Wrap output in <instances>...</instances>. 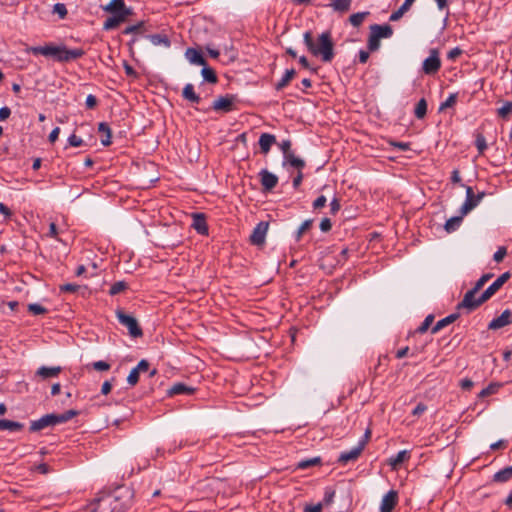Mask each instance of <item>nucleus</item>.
Wrapping results in <instances>:
<instances>
[{
    "label": "nucleus",
    "instance_id": "a878e982",
    "mask_svg": "<svg viewBox=\"0 0 512 512\" xmlns=\"http://www.w3.org/2000/svg\"><path fill=\"white\" fill-rule=\"evenodd\" d=\"M295 76H296V70L295 69L286 70V72L283 75V77L281 78V80L275 84V89L277 91H281L282 89H284L290 83V81Z\"/></svg>",
    "mask_w": 512,
    "mask_h": 512
},
{
    "label": "nucleus",
    "instance_id": "37998d69",
    "mask_svg": "<svg viewBox=\"0 0 512 512\" xmlns=\"http://www.w3.org/2000/svg\"><path fill=\"white\" fill-rule=\"evenodd\" d=\"M127 289V283L124 282V281H118V282H115L110 290H109V294L114 296V295H117L119 294L120 292L124 291Z\"/></svg>",
    "mask_w": 512,
    "mask_h": 512
},
{
    "label": "nucleus",
    "instance_id": "20e7f679",
    "mask_svg": "<svg viewBox=\"0 0 512 512\" xmlns=\"http://www.w3.org/2000/svg\"><path fill=\"white\" fill-rule=\"evenodd\" d=\"M492 276L493 274L491 273L482 275L475 283L474 287L465 293L462 301L457 304V309H466L467 312H471L481 306L482 304H476L477 298L475 296Z\"/></svg>",
    "mask_w": 512,
    "mask_h": 512
},
{
    "label": "nucleus",
    "instance_id": "1a4fd4ad",
    "mask_svg": "<svg viewBox=\"0 0 512 512\" xmlns=\"http://www.w3.org/2000/svg\"><path fill=\"white\" fill-rule=\"evenodd\" d=\"M118 500H110L109 498L94 501L89 505V512H114L121 510L118 507Z\"/></svg>",
    "mask_w": 512,
    "mask_h": 512
},
{
    "label": "nucleus",
    "instance_id": "473e14b6",
    "mask_svg": "<svg viewBox=\"0 0 512 512\" xmlns=\"http://www.w3.org/2000/svg\"><path fill=\"white\" fill-rule=\"evenodd\" d=\"M125 9L131 8L125 5L124 0H111L110 3L104 7V10L110 13L123 11Z\"/></svg>",
    "mask_w": 512,
    "mask_h": 512
},
{
    "label": "nucleus",
    "instance_id": "bb28decb",
    "mask_svg": "<svg viewBox=\"0 0 512 512\" xmlns=\"http://www.w3.org/2000/svg\"><path fill=\"white\" fill-rule=\"evenodd\" d=\"M286 163L297 168L298 170H302L305 167V161L303 159L295 156V154L293 152L284 156L283 165H285Z\"/></svg>",
    "mask_w": 512,
    "mask_h": 512
},
{
    "label": "nucleus",
    "instance_id": "a211bd4d",
    "mask_svg": "<svg viewBox=\"0 0 512 512\" xmlns=\"http://www.w3.org/2000/svg\"><path fill=\"white\" fill-rule=\"evenodd\" d=\"M370 33L372 35L376 36V38H378V39L389 38L393 34V29L388 24H384V25L373 24L370 26Z\"/></svg>",
    "mask_w": 512,
    "mask_h": 512
},
{
    "label": "nucleus",
    "instance_id": "6e6d98bb",
    "mask_svg": "<svg viewBox=\"0 0 512 512\" xmlns=\"http://www.w3.org/2000/svg\"><path fill=\"white\" fill-rule=\"evenodd\" d=\"M506 255H507V248L505 246H501L494 253L493 259L495 262L500 263L503 261V259L505 258Z\"/></svg>",
    "mask_w": 512,
    "mask_h": 512
},
{
    "label": "nucleus",
    "instance_id": "9b49d317",
    "mask_svg": "<svg viewBox=\"0 0 512 512\" xmlns=\"http://www.w3.org/2000/svg\"><path fill=\"white\" fill-rule=\"evenodd\" d=\"M110 500H118V507L121 508L119 511L114 512H125L127 511L133 503V494L129 489H125L120 491L116 496L110 497Z\"/></svg>",
    "mask_w": 512,
    "mask_h": 512
},
{
    "label": "nucleus",
    "instance_id": "49530a36",
    "mask_svg": "<svg viewBox=\"0 0 512 512\" xmlns=\"http://www.w3.org/2000/svg\"><path fill=\"white\" fill-rule=\"evenodd\" d=\"M499 386L500 385L496 384V383H492V384L488 385L486 388H484L480 391L479 397L484 398V397H487L489 395L496 393Z\"/></svg>",
    "mask_w": 512,
    "mask_h": 512
},
{
    "label": "nucleus",
    "instance_id": "338daca9",
    "mask_svg": "<svg viewBox=\"0 0 512 512\" xmlns=\"http://www.w3.org/2000/svg\"><path fill=\"white\" fill-rule=\"evenodd\" d=\"M322 504L317 503L314 505H306L304 508V512H322Z\"/></svg>",
    "mask_w": 512,
    "mask_h": 512
},
{
    "label": "nucleus",
    "instance_id": "7c9ffc66",
    "mask_svg": "<svg viewBox=\"0 0 512 512\" xmlns=\"http://www.w3.org/2000/svg\"><path fill=\"white\" fill-rule=\"evenodd\" d=\"M414 1L415 0H405L404 3L400 6V8L390 15L389 20L393 22L398 21L404 15V13L410 9Z\"/></svg>",
    "mask_w": 512,
    "mask_h": 512
},
{
    "label": "nucleus",
    "instance_id": "4d7b16f0",
    "mask_svg": "<svg viewBox=\"0 0 512 512\" xmlns=\"http://www.w3.org/2000/svg\"><path fill=\"white\" fill-rule=\"evenodd\" d=\"M119 26V23L117 22L116 19H114L113 16L111 17H108L104 23H103V29L104 30H112V29H115Z\"/></svg>",
    "mask_w": 512,
    "mask_h": 512
},
{
    "label": "nucleus",
    "instance_id": "7ed1b4c3",
    "mask_svg": "<svg viewBox=\"0 0 512 512\" xmlns=\"http://www.w3.org/2000/svg\"><path fill=\"white\" fill-rule=\"evenodd\" d=\"M78 414L79 412L73 409L67 410L62 414H46L40 419L32 421L29 430L31 432H37L48 426H55L57 424L65 423Z\"/></svg>",
    "mask_w": 512,
    "mask_h": 512
},
{
    "label": "nucleus",
    "instance_id": "3c124183",
    "mask_svg": "<svg viewBox=\"0 0 512 512\" xmlns=\"http://www.w3.org/2000/svg\"><path fill=\"white\" fill-rule=\"evenodd\" d=\"M53 13L58 14L60 19H64L67 16L68 11H67L65 4L57 3L53 6Z\"/></svg>",
    "mask_w": 512,
    "mask_h": 512
},
{
    "label": "nucleus",
    "instance_id": "f257e3e1",
    "mask_svg": "<svg viewBox=\"0 0 512 512\" xmlns=\"http://www.w3.org/2000/svg\"><path fill=\"white\" fill-rule=\"evenodd\" d=\"M304 43L308 51L315 57H321L323 62H331L334 58V43L331 33L325 31L321 33L317 41L314 40L311 31H306L303 35Z\"/></svg>",
    "mask_w": 512,
    "mask_h": 512
},
{
    "label": "nucleus",
    "instance_id": "393cba45",
    "mask_svg": "<svg viewBox=\"0 0 512 512\" xmlns=\"http://www.w3.org/2000/svg\"><path fill=\"white\" fill-rule=\"evenodd\" d=\"M150 42L155 46H164L165 48H169L171 45V41L165 34H153L147 36Z\"/></svg>",
    "mask_w": 512,
    "mask_h": 512
},
{
    "label": "nucleus",
    "instance_id": "412c9836",
    "mask_svg": "<svg viewBox=\"0 0 512 512\" xmlns=\"http://www.w3.org/2000/svg\"><path fill=\"white\" fill-rule=\"evenodd\" d=\"M182 96L185 100L193 104H199L201 101L200 96L194 91V86L191 83L184 86Z\"/></svg>",
    "mask_w": 512,
    "mask_h": 512
},
{
    "label": "nucleus",
    "instance_id": "6e6552de",
    "mask_svg": "<svg viewBox=\"0 0 512 512\" xmlns=\"http://www.w3.org/2000/svg\"><path fill=\"white\" fill-rule=\"evenodd\" d=\"M236 101V95L226 94L225 96H220L213 101L212 109L218 112L228 113L235 109L234 104Z\"/></svg>",
    "mask_w": 512,
    "mask_h": 512
},
{
    "label": "nucleus",
    "instance_id": "39448f33",
    "mask_svg": "<svg viewBox=\"0 0 512 512\" xmlns=\"http://www.w3.org/2000/svg\"><path fill=\"white\" fill-rule=\"evenodd\" d=\"M115 314L118 321L128 329L131 337L138 338L143 335V331L135 317L126 314L122 309H117Z\"/></svg>",
    "mask_w": 512,
    "mask_h": 512
},
{
    "label": "nucleus",
    "instance_id": "680f3d73",
    "mask_svg": "<svg viewBox=\"0 0 512 512\" xmlns=\"http://www.w3.org/2000/svg\"><path fill=\"white\" fill-rule=\"evenodd\" d=\"M68 142L69 145L73 147H79L83 144V140L80 137L76 136L75 134L69 136Z\"/></svg>",
    "mask_w": 512,
    "mask_h": 512
},
{
    "label": "nucleus",
    "instance_id": "0eeeda50",
    "mask_svg": "<svg viewBox=\"0 0 512 512\" xmlns=\"http://www.w3.org/2000/svg\"><path fill=\"white\" fill-rule=\"evenodd\" d=\"M485 192H479L475 194L472 187L466 186V199L463 205L460 208V212L462 215L468 214L471 210H473L484 198Z\"/></svg>",
    "mask_w": 512,
    "mask_h": 512
},
{
    "label": "nucleus",
    "instance_id": "052dcab7",
    "mask_svg": "<svg viewBox=\"0 0 512 512\" xmlns=\"http://www.w3.org/2000/svg\"><path fill=\"white\" fill-rule=\"evenodd\" d=\"M463 53L462 49H460L459 47H455L453 49H451L448 54H447V58L449 60H456L461 54Z\"/></svg>",
    "mask_w": 512,
    "mask_h": 512
},
{
    "label": "nucleus",
    "instance_id": "4be33fe9",
    "mask_svg": "<svg viewBox=\"0 0 512 512\" xmlns=\"http://www.w3.org/2000/svg\"><path fill=\"white\" fill-rule=\"evenodd\" d=\"M459 318V313H453L448 315L447 317L439 320L431 329V332L433 334L439 332L444 327L448 326L449 324H452L454 321H456Z\"/></svg>",
    "mask_w": 512,
    "mask_h": 512
},
{
    "label": "nucleus",
    "instance_id": "f8f14e48",
    "mask_svg": "<svg viewBox=\"0 0 512 512\" xmlns=\"http://www.w3.org/2000/svg\"><path fill=\"white\" fill-rule=\"evenodd\" d=\"M259 177L263 191L265 192H269L274 189L278 183V177L267 169H262L259 172Z\"/></svg>",
    "mask_w": 512,
    "mask_h": 512
},
{
    "label": "nucleus",
    "instance_id": "8fccbe9b",
    "mask_svg": "<svg viewBox=\"0 0 512 512\" xmlns=\"http://www.w3.org/2000/svg\"><path fill=\"white\" fill-rule=\"evenodd\" d=\"M456 100H457V94H455V93L450 94L449 97L443 103H441L439 110L443 111L447 108L454 106L456 103Z\"/></svg>",
    "mask_w": 512,
    "mask_h": 512
},
{
    "label": "nucleus",
    "instance_id": "5fc2aeb1",
    "mask_svg": "<svg viewBox=\"0 0 512 512\" xmlns=\"http://www.w3.org/2000/svg\"><path fill=\"white\" fill-rule=\"evenodd\" d=\"M61 292L74 293L82 289V286L72 283L63 284L59 287Z\"/></svg>",
    "mask_w": 512,
    "mask_h": 512
},
{
    "label": "nucleus",
    "instance_id": "c03bdc74",
    "mask_svg": "<svg viewBox=\"0 0 512 512\" xmlns=\"http://www.w3.org/2000/svg\"><path fill=\"white\" fill-rule=\"evenodd\" d=\"M312 223H313V220L312 219H307L305 220L301 226L298 228L297 230V233H296V241H299L302 237V235L311 228L312 226Z\"/></svg>",
    "mask_w": 512,
    "mask_h": 512
},
{
    "label": "nucleus",
    "instance_id": "72a5a7b5",
    "mask_svg": "<svg viewBox=\"0 0 512 512\" xmlns=\"http://www.w3.org/2000/svg\"><path fill=\"white\" fill-rule=\"evenodd\" d=\"M463 216L464 215L461 214L459 216H454V217H451L450 219H448L444 226L445 230L448 233L455 231L462 223Z\"/></svg>",
    "mask_w": 512,
    "mask_h": 512
},
{
    "label": "nucleus",
    "instance_id": "f03ea898",
    "mask_svg": "<svg viewBox=\"0 0 512 512\" xmlns=\"http://www.w3.org/2000/svg\"><path fill=\"white\" fill-rule=\"evenodd\" d=\"M29 51L34 55L53 57L59 62H69L76 60L85 54V51L81 48L68 49L66 46H55L52 44L31 47Z\"/></svg>",
    "mask_w": 512,
    "mask_h": 512
},
{
    "label": "nucleus",
    "instance_id": "603ef678",
    "mask_svg": "<svg viewBox=\"0 0 512 512\" xmlns=\"http://www.w3.org/2000/svg\"><path fill=\"white\" fill-rule=\"evenodd\" d=\"M380 47V39L370 33L368 38V49L372 52L377 51Z\"/></svg>",
    "mask_w": 512,
    "mask_h": 512
},
{
    "label": "nucleus",
    "instance_id": "de8ad7c7",
    "mask_svg": "<svg viewBox=\"0 0 512 512\" xmlns=\"http://www.w3.org/2000/svg\"><path fill=\"white\" fill-rule=\"evenodd\" d=\"M28 311L32 313L33 315H42L47 313V309L37 303H31L28 305Z\"/></svg>",
    "mask_w": 512,
    "mask_h": 512
},
{
    "label": "nucleus",
    "instance_id": "c756f323",
    "mask_svg": "<svg viewBox=\"0 0 512 512\" xmlns=\"http://www.w3.org/2000/svg\"><path fill=\"white\" fill-rule=\"evenodd\" d=\"M24 425L20 422L7 420V419H0V430H8V431H20L22 430Z\"/></svg>",
    "mask_w": 512,
    "mask_h": 512
},
{
    "label": "nucleus",
    "instance_id": "09e8293b",
    "mask_svg": "<svg viewBox=\"0 0 512 512\" xmlns=\"http://www.w3.org/2000/svg\"><path fill=\"white\" fill-rule=\"evenodd\" d=\"M144 21H140L135 25H130L126 27L123 31L124 34H132V33H141L144 28Z\"/></svg>",
    "mask_w": 512,
    "mask_h": 512
},
{
    "label": "nucleus",
    "instance_id": "a18cd8bd",
    "mask_svg": "<svg viewBox=\"0 0 512 512\" xmlns=\"http://www.w3.org/2000/svg\"><path fill=\"white\" fill-rule=\"evenodd\" d=\"M476 148L479 152V154H483L484 151L487 149V143L486 139L482 134H477L476 140H475Z\"/></svg>",
    "mask_w": 512,
    "mask_h": 512
},
{
    "label": "nucleus",
    "instance_id": "2f4dec72",
    "mask_svg": "<svg viewBox=\"0 0 512 512\" xmlns=\"http://www.w3.org/2000/svg\"><path fill=\"white\" fill-rule=\"evenodd\" d=\"M98 131L104 135V138L101 139V143L103 146H109L111 144V129L109 125L105 122H101L98 125Z\"/></svg>",
    "mask_w": 512,
    "mask_h": 512
},
{
    "label": "nucleus",
    "instance_id": "58836bf2",
    "mask_svg": "<svg viewBox=\"0 0 512 512\" xmlns=\"http://www.w3.org/2000/svg\"><path fill=\"white\" fill-rule=\"evenodd\" d=\"M497 114L502 119H508L512 115V101H507L497 110Z\"/></svg>",
    "mask_w": 512,
    "mask_h": 512
},
{
    "label": "nucleus",
    "instance_id": "e2e57ef3",
    "mask_svg": "<svg viewBox=\"0 0 512 512\" xmlns=\"http://www.w3.org/2000/svg\"><path fill=\"white\" fill-rule=\"evenodd\" d=\"M327 199L324 195L319 196L314 202H313V208L315 210L321 209L326 205Z\"/></svg>",
    "mask_w": 512,
    "mask_h": 512
},
{
    "label": "nucleus",
    "instance_id": "ea45409f",
    "mask_svg": "<svg viewBox=\"0 0 512 512\" xmlns=\"http://www.w3.org/2000/svg\"><path fill=\"white\" fill-rule=\"evenodd\" d=\"M320 463H321V458L314 457V458H310V459H306V460H302V461L298 462L297 468L307 469L309 467L319 465Z\"/></svg>",
    "mask_w": 512,
    "mask_h": 512
},
{
    "label": "nucleus",
    "instance_id": "69168bd1",
    "mask_svg": "<svg viewBox=\"0 0 512 512\" xmlns=\"http://www.w3.org/2000/svg\"><path fill=\"white\" fill-rule=\"evenodd\" d=\"M332 228V223L329 218H323L320 222V229L323 232H328Z\"/></svg>",
    "mask_w": 512,
    "mask_h": 512
},
{
    "label": "nucleus",
    "instance_id": "aec40b11",
    "mask_svg": "<svg viewBox=\"0 0 512 512\" xmlns=\"http://www.w3.org/2000/svg\"><path fill=\"white\" fill-rule=\"evenodd\" d=\"M275 143L276 137L269 133H263L259 138V146L263 154H267Z\"/></svg>",
    "mask_w": 512,
    "mask_h": 512
},
{
    "label": "nucleus",
    "instance_id": "0e129e2a",
    "mask_svg": "<svg viewBox=\"0 0 512 512\" xmlns=\"http://www.w3.org/2000/svg\"><path fill=\"white\" fill-rule=\"evenodd\" d=\"M427 410V406L423 403H418L416 407L413 409L412 414L414 416H421Z\"/></svg>",
    "mask_w": 512,
    "mask_h": 512
},
{
    "label": "nucleus",
    "instance_id": "e433bc0d",
    "mask_svg": "<svg viewBox=\"0 0 512 512\" xmlns=\"http://www.w3.org/2000/svg\"><path fill=\"white\" fill-rule=\"evenodd\" d=\"M427 113V102L424 98L420 99L416 104L414 114L417 119H422Z\"/></svg>",
    "mask_w": 512,
    "mask_h": 512
},
{
    "label": "nucleus",
    "instance_id": "423d86ee",
    "mask_svg": "<svg viewBox=\"0 0 512 512\" xmlns=\"http://www.w3.org/2000/svg\"><path fill=\"white\" fill-rule=\"evenodd\" d=\"M510 273L505 272L500 275L482 294L477 298L476 304H483L489 300L509 279Z\"/></svg>",
    "mask_w": 512,
    "mask_h": 512
},
{
    "label": "nucleus",
    "instance_id": "13d9d810",
    "mask_svg": "<svg viewBox=\"0 0 512 512\" xmlns=\"http://www.w3.org/2000/svg\"><path fill=\"white\" fill-rule=\"evenodd\" d=\"M291 141L289 139H286V140H283L280 144H279V147L280 149L282 150L283 152V156H286L287 154L291 153Z\"/></svg>",
    "mask_w": 512,
    "mask_h": 512
},
{
    "label": "nucleus",
    "instance_id": "774afa93",
    "mask_svg": "<svg viewBox=\"0 0 512 512\" xmlns=\"http://www.w3.org/2000/svg\"><path fill=\"white\" fill-rule=\"evenodd\" d=\"M97 105V98L94 95H88L86 98V106L88 109H93Z\"/></svg>",
    "mask_w": 512,
    "mask_h": 512
},
{
    "label": "nucleus",
    "instance_id": "2eb2a0df",
    "mask_svg": "<svg viewBox=\"0 0 512 512\" xmlns=\"http://www.w3.org/2000/svg\"><path fill=\"white\" fill-rule=\"evenodd\" d=\"M398 503V493L395 490L388 491L382 498L380 512H392Z\"/></svg>",
    "mask_w": 512,
    "mask_h": 512
},
{
    "label": "nucleus",
    "instance_id": "9d476101",
    "mask_svg": "<svg viewBox=\"0 0 512 512\" xmlns=\"http://www.w3.org/2000/svg\"><path fill=\"white\" fill-rule=\"evenodd\" d=\"M440 67L441 61L439 58V53L436 49H432L430 56L423 62V72L427 75H433L439 71Z\"/></svg>",
    "mask_w": 512,
    "mask_h": 512
},
{
    "label": "nucleus",
    "instance_id": "ddd939ff",
    "mask_svg": "<svg viewBox=\"0 0 512 512\" xmlns=\"http://www.w3.org/2000/svg\"><path fill=\"white\" fill-rule=\"evenodd\" d=\"M268 230V223L261 221L253 229L250 236V241L253 245H262L265 243L266 233Z\"/></svg>",
    "mask_w": 512,
    "mask_h": 512
},
{
    "label": "nucleus",
    "instance_id": "4468645a",
    "mask_svg": "<svg viewBox=\"0 0 512 512\" xmlns=\"http://www.w3.org/2000/svg\"><path fill=\"white\" fill-rule=\"evenodd\" d=\"M365 447V441H360L356 447L350 451L342 452L338 458L340 464H347L350 461H355L362 453Z\"/></svg>",
    "mask_w": 512,
    "mask_h": 512
},
{
    "label": "nucleus",
    "instance_id": "f3484780",
    "mask_svg": "<svg viewBox=\"0 0 512 512\" xmlns=\"http://www.w3.org/2000/svg\"><path fill=\"white\" fill-rule=\"evenodd\" d=\"M192 227L200 235H208V225L206 223V217L203 213H194L192 215Z\"/></svg>",
    "mask_w": 512,
    "mask_h": 512
},
{
    "label": "nucleus",
    "instance_id": "bf43d9fd",
    "mask_svg": "<svg viewBox=\"0 0 512 512\" xmlns=\"http://www.w3.org/2000/svg\"><path fill=\"white\" fill-rule=\"evenodd\" d=\"M92 366L97 371H107L110 369V364L105 361H96Z\"/></svg>",
    "mask_w": 512,
    "mask_h": 512
},
{
    "label": "nucleus",
    "instance_id": "6ab92c4d",
    "mask_svg": "<svg viewBox=\"0 0 512 512\" xmlns=\"http://www.w3.org/2000/svg\"><path fill=\"white\" fill-rule=\"evenodd\" d=\"M186 58L189 60L191 64L206 66L207 62L202 56L201 52L194 48H188L185 52Z\"/></svg>",
    "mask_w": 512,
    "mask_h": 512
},
{
    "label": "nucleus",
    "instance_id": "b1692460",
    "mask_svg": "<svg viewBox=\"0 0 512 512\" xmlns=\"http://www.w3.org/2000/svg\"><path fill=\"white\" fill-rule=\"evenodd\" d=\"M60 372H61V367H59V366H57V367L42 366L37 370L36 374L43 379H47V378L58 376Z\"/></svg>",
    "mask_w": 512,
    "mask_h": 512
},
{
    "label": "nucleus",
    "instance_id": "f704fd0d",
    "mask_svg": "<svg viewBox=\"0 0 512 512\" xmlns=\"http://www.w3.org/2000/svg\"><path fill=\"white\" fill-rule=\"evenodd\" d=\"M201 74H202L204 80L209 83L215 84L218 81L215 71L212 68L207 67V65L203 66V68L201 70Z\"/></svg>",
    "mask_w": 512,
    "mask_h": 512
},
{
    "label": "nucleus",
    "instance_id": "c9c22d12",
    "mask_svg": "<svg viewBox=\"0 0 512 512\" xmlns=\"http://www.w3.org/2000/svg\"><path fill=\"white\" fill-rule=\"evenodd\" d=\"M335 11L346 12L349 10L352 0H330Z\"/></svg>",
    "mask_w": 512,
    "mask_h": 512
},
{
    "label": "nucleus",
    "instance_id": "cd10ccee",
    "mask_svg": "<svg viewBox=\"0 0 512 512\" xmlns=\"http://www.w3.org/2000/svg\"><path fill=\"white\" fill-rule=\"evenodd\" d=\"M512 478V465L505 467L504 469L496 472L493 476V481L498 483H504Z\"/></svg>",
    "mask_w": 512,
    "mask_h": 512
},
{
    "label": "nucleus",
    "instance_id": "c85d7f7f",
    "mask_svg": "<svg viewBox=\"0 0 512 512\" xmlns=\"http://www.w3.org/2000/svg\"><path fill=\"white\" fill-rule=\"evenodd\" d=\"M193 392L194 388L183 383H176L168 390L169 395L192 394Z\"/></svg>",
    "mask_w": 512,
    "mask_h": 512
},
{
    "label": "nucleus",
    "instance_id": "864d4df0",
    "mask_svg": "<svg viewBox=\"0 0 512 512\" xmlns=\"http://www.w3.org/2000/svg\"><path fill=\"white\" fill-rule=\"evenodd\" d=\"M139 375V371L136 368H133L127 377V383L131 386H135L139 381Z\"/></svg>",
    "mask_w": 512,
    "mask_h": 512
},
{
    "label": "nucleus",
    "instance_id": "5701e85b",
    "mask_svg": "<svg viewBox=\"0 0 512 512\" xmlns=\"http://www.w3.org/2000/svg\"><path fill=\"white\" fill-rule=\"evenodd\" d=\"M410 458V452L407 450L399 451L394 457L390 458L389 464L392 469H397L404 461Z\"/></svg>",
    "mask_w": 512,
    "mask_h": 512
},
{
    "label": "nucleus",
    "instance_id": "dca6fc26",
    "mask_svg": "<svg viewBox=\"0 0 512 512\" xmlns=\"http://www.w3.org/2000/svg\"><path fill=\"white\" fill-rule=\"evenodd\" d=\"M512 322V313L510 310H504L500 316L494 318L488 325V329L497 330L503 328Z\"/></svg>",
    "mask_w": 512,
    "mask_h": 512
},
{
    "label": "nucleus",
    "instance_id": "a19ab883",
    "mask_svg": "<svg viewBox=\"0 0 512 512\" xmlns=\"http://www.w3.org/2000/svg\"><path fill=\"white\" fill-rule=\"evenodd\" d=\"M433 321H434L433 314H429L428 316H426V318L424 319L422 324L416 329V333H419V334L425 333L429 329V327L431 326Z\"/></svg>",
    "mask_w": 512,
    "mask_h": 512
},
{
    "label": "nucleus",
    "instance_id": "79ce46f5",
    "mask_svg": "<svg viewBox=\"0 0 512 512\" xmlns=\"http://www.w3.org/2000/svg\"><path fill=\"white\" fill-rule=\"evenodd\" d=\"M112 14L114 19H116L120 25L122 22H125L130 15L133 14V11L132 9H125L123 11L112 12Z\"/></svg>",
    "mask_w": 512,
    "mask_h": 512
},
{
    "label": "nucleus",
    "instance_id": "4c0bfd02",
    "mask_svg": "<svg viewBox=\"0 0 512 512\" xmlns=\"http://www.w3.org/2000/svg\"><path fill=\"white\" fill-rule=\"evenodd\" d=\"M369 15V12L366 11V12H358V13H354L352 14L350 17H349V22L354 26V27H359L364 19Z\"/></svg>",
    "mask_w": 512,
    "mask_h": 512
}]
</instances>
